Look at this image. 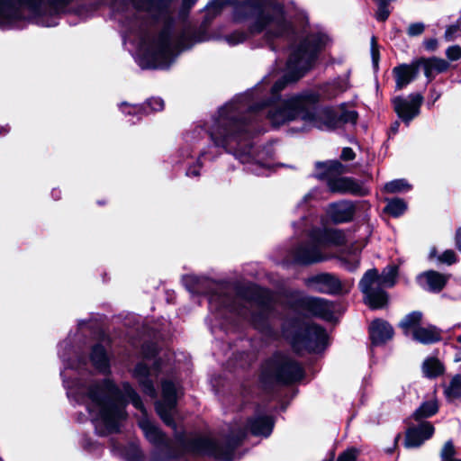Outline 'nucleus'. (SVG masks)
Returning a JSON list of instances; mask_svg holds the SVG:
<instances>
[{"label":"nucleus","mask_w":461,"mask_h":461,"mask_svg":"<svg viewBox=\"0 0 461 461\" xmlns=\"http://www.w3.org/2000/svg\"><path fill=\"white\" fill-rule=\"evenodd\" d=\"M233 20L237 23L250 21V32H264L267 41L282 39L294 43L286 64V76L267 91L265 86H268L269 80L264 78L253 92L238 97L218 111L209 128V135L215 147L232 153L242 163H259L260 153L251 152L250 135L247 129V122H250L252 116H266L275 126L300 117L307 126L322 131L356 123L357 113L346 110L345 104L316 107L320 96L312 91L286 98L279 96V92L289 81H296L312 66L318 51L328 42L325 34H312L297 42L283 7L263 0H246L237 5Z\"/></svg>","instance_id":"1"},{"label":"nucleus","mask_w":461,"mask_h":461,"mask_svg":"<svg viewBox=\"0 0 461 461\" xmlns=\"http://www.w3.org/2000/svg\"><path fill=\"white\" fill-rule=\"evenodd\" d=\"M61 375L68 396L86 405L99 434L113 433L119 429L122 420L126 418V402H131L136 409L141 411L143 417L139 420V425L146 439L154 447L155 461H168L185 454L203 455L218 460L230 461L234 447L248 429L253 435L264 437L269 436L273 429L274 422L271 417L257 415L249 420L247 428L234 429L226 445H221L208 437L185 433H176L174 440H170L147 418L140 398L129 384L124 383L120 389L109 379H104L101 383L81 379L70 382L66 379L65 372Z\"/></svg>","instance_id":"2"},{"label":"nucleus","mask_w":461,"mask_h":461,"mask_svg":"<svg viewBox=\"0 0 461 461\" xmlns=\"http://www.w3.org/2000/svg\"><path fill=\"white\" fill-rule=\"evenodd\" d=\"M133 10L121 22L125 45L135 51L140 66L167 68L178 53L191 46L190 28L173 18V0H129Z\"/></svg>","instance_id":"3"},{"label":"nucleus","mask_w":461,"mask_h":461,"mask_svg":"<svg viewBox=\"0 0 461 461\" xmlns=\"http://www.w3.org/2000/svg\"><path fill=\"white\" fill-rule=\"evenodd\" d=\"M71 0H0V29H11L32 22L41 26L58 24Z\"/></svg>","instance_id":"4"},{"label":"nucleus","mask_w":461,"mask_h":461,"mask_svg":"<svg viewBox=\"0 0 461 461\" xmlns=\"http://www.w3.org/2000/svg\"><path fill=\"white\" fill-rule=\"evenodd\" d=\"M210 305L215 310L221 306L226 307L260 330L267 329L272 310L270 293L258 287L249 289V297L239 294L231 303L227 297L213 295L210 299Z\"/></svg>","instance_id":"5"},{"label":"nucleus","mask_w":461,"mask_h":461,"mask_svg":"<svg viewBox=\"0 0 461 461\" xmlns=\"http://www.w3.org/2000/svg\"><path fill=\"white\" fill-rule=\"evenodd\" d=\"M344 240V234L338 230L312 229L309 233V240L293 249V261L300 265H311L327 260L329 256L324 249L330 245H340Z\"/></svg>","instance_id":"6"},{"label":"nucleus","mask_w":461,"mask_h":461,"mask_svg":"<svg viewBox=\"0 0 461 461\" xmlns=\"http://www.w3.org/2000/svg\"><path fill=\"white\" fill-rule=\"evenodd\" d=\"M398 268L396 266H388L381 275L376 269L366 272L359 282V287L364 294L365 303L372 309L384 307L388 302V294L384 287H392L396 283Z\"/></svg>","instance_id":"7"},{"label":"nucleus","mask_w":461,"mask_h":461,"mask_svg":"<svg viewBox=\"0 0 461 461\" xmlns=\"http://www.w3.org/2000/svg\"><path fill=\"white\" fill-rule=\"evenodd\" d=\"M315 176L326 179L327 185L332 193L360 194L361 186L352 178L340 176L348 172V167L338 160L317 162L315 165Z\"/></svg>","instance_id":"8"},{"label":"nucleus","mask_w":461,"mask_h":461,"mask_svg":"<svg viewBox=\"0 0 461 461\" xmlns=\"http://www.w3.org/2000/svg\"><path fill=\"white\" fill-rule=\"evenodd\" d=\"M294 328L295 334L291 336V332L285 330V335L290 338L293 348L297 352H321L328 345V335L326 331L315 324L295 323Z\"/></svg>","instance_id":"9"},{"label":"nucleus","mask_w":461,"mask_h":461,"mask_svg":"<svg viewBox=\"0 0 461 461\" xmlns=\"http://www.w3.org/2000/svg\"><path fill=\"white\" fill-rule=\"evenodd\" d=\"M303 377V367L285 355H275L262 366L261 378L265 381L292 383Z\"/></svg>","instance_id":"10"},{"label":"nucleus","mask_w":461,"mask_h":461,"mask_svg":"<svg viewBox=\"0 0 461 461\" xmlns=\"http://www.w3.org/2000/svg\"><path fill=\"white\" fill-rule=\"evenodd\" d=\"M180 388L175 383L165 380L162 382V399L156 403L158 414L163 421L171 427H175L173 415L176 405Z\"/></svg>","instance_id":"11"},{"label":"nucleus","mask_w":461,"mask_h":461,"mask_svg":"<svg viewBox=\"0 0 461 461\" xmlns=\"http://www.w3.org/2000/svg\"><path fill=\"white\" fill-rule=\"evenodd\" d=\"M304 284L311 291L316 293L336 294L347 291L345 284L329 273L310 276L304 280Z\"/></svg>","instance_id":"12"},{"label":"nucleus","mask_w":461,"mask_h":461,"mask_svg":"<svg viewBox=\"0 0 461 461\" xmlns=\"http://www.w3.org/2000/svg\"><path fill=\"white\" fill-rule=\"evenodd\" d=\"M422 99L420 94H412L407 97H396L393 101L394 111L406 124H409L419 114Z\"/></svg>","instance_id":"13"},{"label":"nucleus","mask_w":461,"mask_h":461,"mask_svg":"<svg viewBox=\"0 0 461 461\" xmlns=\"http://www.w3.org/2000/svg\"><path fill=\"white\" fill-rule=\"evenodd\" d=\"M160 370V362L155 361L152 368H149L146 362H140L133 371L134 377L139 381L143 392L152 398L156 397L153 378L158 376Z\"/></svg>","instance_id":"14"},{"label":"nucleus","mask_w":461,"mask_h":461,"mask_svg":"<svg viewBox=\"0 0 461 461\" xmlns=\"http://www.w3.org/2000/svg\"><path fill=\"white\" fill-rule=\"evenodd\" d=\"M434 430L433 425L428 421L408 429L404 440L405 447L414 448L420 447L427 439L432 437Z\"/></svg>","instance_id":"15"},{"label":"nucleus","mask_w":461,"mask_h":461,"mask_svg":"<svg viewBox=\"0 0 461 461\" xmlns=\"http://www.w3.org/2000/svg\"><path fill=\"white\" fill-rule=\"evenodd\" d=\"M303 306L313 315L326 321H331L334 315V306L327 300L318 297H307Z\"/></svg>","instance_id":"16"},{"label":"nucleus","mask_w":461,"mask_h":461,"mask_svg":"<svg viewBox=\"0 0 461 461\" xmlns=\"http://www.w3.org/2000/svg\"><path fill=\"white\" fill-rule=\"evenodd\" d=\"M369 334L372 344L378 346L384 344L393 338V330L387 321L377 319L370 324Z\"/></svg>","instance_id":"17"},{"label":"nucleus","mask_w":461,"mask_h":461,"mask_svg":"<svg viewBox=\"0 0 461 461\" xmlns=\"http://www.w3.org/2000/svg\"><path fill=\"white\" fill-rule=\"evenodd\" d=\"M419 70L418 63L402 64L393 68V74L395 78V88L401 90L410 84L417 76Z\"/></svg>","instance_id":"18"},{"label":"nucleus","mask_w":461,"mask_h":461,"mask_svg":"<svg viewBox=\"0 0 461 461\" xmlns=\"http://www.w3.org/2000/svg\"><path fill=\"white\" fill-rule=\"evenodd\" d=\"M327 214L335 222H345L353 217L354 207L347 201L330 203L327 208Z\"/></svg>","instance_id":"19"},{"label":"nucleus","mask_w":461,"mask_h":461,"mask_svg":"<svg viewBox=\"0 0 461 461\" xmlns=\"http://www.w3.org/2000/svg\"><path fill=\"white\" fill-rule=\"evenodd\" d=\"M419 68H422L426 77L430 81L436 74L442 73L448 69L449 64L443 59L430 58L417 61Z\"/></svg>","instance_id":"20"},{"label":"nucleus","mask_w":461,"mask_h":461,"mask_svg":"<svg viewBox=\"0 0 461 461\" xmlns=\"http://www.w3.org/2000/svg\"><path fill=\"white\" fill-rule=\"evenodd\" d=\"M418 280L420 285L426 284L429 291L439 292L446 285L448 276L431 270L420 275Z\"/></svg>","instance_id":"21"},{"label":"nucleus","mask_w":461,"mask_h":461,"mask_svg":"<svg viewBox=\"0 0 461 461\" xmlns=\"http://www.w3.org/2000/svg\"><path fill=\"white\" fill-rule=\"evenodd\" d=\"M90 358L93 366L100 372L105 373L109 370V358L102 344H96L93 347Z\"/></svg>","instance_id":"22"},{"label":"nucleus","mask_w":461,"mask_h":461,"mask_svg":"<svg viewBox=\"0 0 461 461\" xmlns=\"http://www.w3.org/2000/svg\"><path fill=\"white\" fill-rule=\"evenodd\" d=\"M412 339L423 344H429L439 340L440 335L434 327H419L413 330Z\"/></svg>","instance_id":"23"},{"label":"nucleus","mask_w":461,"mask_h":461,"mask_svg":"<svg viewBox=\"0 0 461 461\" xmlns=\"http://www.w3.org/2000/svg\"><path fill=\"white\" fill-rule=\"evenodd\" d=\"M438 411V405L436 400H430L423 402L413 413V418L420 420L436 414Z\"/></svg>","instance_id":"24"},{"label":"nucleus","mask_w":461,"mask_h":461,"mask_svg":"<svg viewBox=\"0 0 461 461\" xmlns=\"http://www.w3.org/2000/svg\"><path fill=\"white\" fill-rule=\"evenodd\" d=\"M421 320V313L419 312H413L406 315L400 322L401 328L403 330L405 335L413 333L415 329H418L419 323Z\"/></svg>","instance_id":"25"},{"label":"nucleus","mask_w":461,"mask_h":461,"mask_svg":"<svg viewBox=\"0 0 461 461\" xmlns=\"http://www.w3.org/2000/svg\"><path fill=\"white\" fill-rule=\"evenodd\" d=\"M422 371L428 377H435L441 375L444 367L438 359L435 357H428L422 365Z\"/></svg>","instance_id":"26"},{"label":"nucleus","mask_w":461,"mask_h":461,"mask_svg":"<svg viewBox=\"0 0 461 461\" xmlns=\"http://www.w3.org/2000/svg\"><path fill=\"white\" fill-rule=\"evenodd\" d=\"M445 395L449 401L461 397V375L454 376L449 384L445 387Z\"/></svg>","instance_id":"27"},{"label":"nucleus","mask_w":461,"mask_h":461,"mask_svg":"<svg viewBox=\"0 0 461 461\" xmlns=\"http://www.w3.org/2000/svg\"><path fill=\"white\" fill-rule=\"evenodd\" d=\"M407 209L406 203L400 198L388 200L385 211L394 217L402 215Z\"/></svg>","instance_id":"28"},{"label":"nucleus","mask_w":461,"mask_h":461,"mask_svg":"<svg viewBox=\"0 0 461 461\" xmlns=\"http://www.w3.org/2000/svg\"><path fill=\"white\" fill-rule=\"evenodd\" d=\"M411 189V185L404 179H395L384 185V191L390 194L401 193Z\"/></svg>","instance_id":"29"},{"label":"nucleus","mask_w":461,"mask_h":461,"mask_svg":"<svg viewBox=\"0 0 461 461\" xmlns=\"http://www.w3.org/2000/svg\"><path fill=\"white\" fill-rule=\"evenodd\" d=\"M456 456V448L451 440L447 441L440 450L441 461H451Z\"/></svg>","instance_id":"30"},{"label":"nucleus","mask_w":461,"mask_h":461,"mask_svg":"<svg viewBox=\"0 0 461 461\" xmlns=\"http://www.w3.org/2000/svg\"><path fill=\"white\" fill-rule=\"evenodd\" d=\"M226 5V0H212L206 6V12L209 15L215 16L221 13Z\"/></svg>","instance_id":"31"},{"label":"nucleus","mask_w":461,"mask_h":461,"mask_svg":"<svg viewBox=\"0 0 461 461\" xmlns=\"http://www.w3.org/2000/svg\"><path fill=\"white\" fill-rule=\"evenodd\" d=\"M247 33L243 32H234L225 37V41L229 45L235 46L242 43L247 39Z\"/></svg>","instance_id":"32"},{"label":"nucleus","mask_w":461,"mask_h":461,"mask_svg":"<svg viewBox=\"0 0 461 461\" xmlns=\"http://www.w3.org/2000/svg\"><path fill=\"white\" fill-rule=\"evenodd\" d=\"M460 27H461L460 23L452 24V25L447 26L446 29L445 34H444L445 40L447 41H454L458 35Z\"/></svg>","instance_id":"33"},{"label":"nucleus","mask_w":461,"mask_h":461,"mask_svg":"<svg viewBox=\"0 0 461 461\" xmlns=\"http://www.w3.org/2000/svg\"><path fill=\"white\" fill-rule=\"evenodd\" d=\"M342 264L348 270L354 271L359 265V259L357 256L354 254L352 257L344 258L342 259Z\"/></svg>","instance_id":"34"},{"label":"nucleus","mask_w":461,"mask_h":461,"mask_svg":"<svg viewBox=\"0 0 461 461\" xmlns=\"http://www.w3.org/2000/svg\"><path fill=\"white\" fill-rule=\"evenodd\" d=\"M388 4L389 3H383L381 1H379V4H378V10L376 12V19L379 20V21H385L389 14H390V10L388 9Z\"/></svg>","instance_id":"35"},{"label":"nucleus","mask_w":461,"mask_h":461,"mask_svg":"<svg viewBox=\"0 0 461 461\" xmlns=\"http://www.w3.org/2000/svg\"><path fill=\"white\" fill-rule=\"evenodd\" d=\"M357 455V449L348 448L339 456L337 461H356Z\"/></svg>","instance_id":"36"},{"label":"nucleus","mask_w":461,"mask_h":461,"mask_svg":"<svg viewBox=\"0 0 461 461\" xmlns=\"http://www.w3.org/2000/svg\"><path fill=\"white\" fill-rule=\"evenodd\" d=\"M446 55L450 60H458L461 58V47L458 45H453L447 49Z\"/></svg>","instance_id":"37"},{"label":"nucleus","mask_w":461,"mask_h":461,"mask_svg":"<svg viewBox=\"0 0 461 461\" xmlns=\"http://www.w3.org/2000/svg\"><path fill=\"white\" fill-rule=\"evenodd\" d=\"M147 106L154 112L161 111L164 108V101L159 97H153L147 101Z\"/></svg>","instance_id":"38"},{"label":"nucleus","mask_w":461,"mask_h":461,"mask_svg":"<svg viewBox=\"0 0 461 461\" xmlns=\"http://www.w3.org/2000/svg\"><path fill=\"white\" fill-rule=\"evenodd\" d=\"M185 284L188 286V289L192 292H196L198 289L196 288V285L199 284L200 278L194 275H188L184 278Z\"/></svg>","instance_id":"39"},{"label":"nucleus","mask_w":461,"mask_h":461,"mask_svg":"<svg viewBox=\"0 0 461 461\" xmlns=\"http://www.w3.org/2000/svg\"><path fill=\"white\" fill-rule=\"evenodd\" d=\"M371 56H372V62L375 68H378V61H379V50L376 46L375 38L373 37L371 40Z\"/></svg>","instance_id":"40"},{"label":"nucleus","mask_w":461,"mask_h":461,"mask_svg":"<svg viewBox=\"0 0 461 461\" xmlns=\"http://www.w3.org/2000/svg\"><path fill=\"white\" fill-rule=\"evenodd\" d=\"M425 26L421 23H412L408 28V34L410 36H418L424 32Z\"/></svg>","instance_id":"41"},{"label":"nucleus","mask_w":461,"mask_h":461,"mask_svg":"<svg viewBox=\"0 0 461 461\" xmlns=\"http://www.w3.org/2000/svg\"><path fill=\"white\" fill-rule=\"evenodd\" d=\"M439 260L443 263L451 265L456 262V254L453 250L447 249L439 257Z\"/></svg>","instance_id":"42"},{"label":"nucleus","mask_w":461,"mask_h":461,"mask_svg":"<svg viewBox=\"0 0 461 461\" xmlns=\"http://www.w3.org/2000/svg\"><path fill=\"white\" fill-rule=\"evenodd\" d=\"M157 349L154 345H146L142 348L145 361H149L156 354Z\"/></svg>","instance_id":"43"},{"label":"nucleus","mask_w":461,"mask_h":461,"mask_svg":"<svg viewBox=\"0 0 461 461\" xmlns=\"http://www.w3.org/2000/svg\"><path fill=\"white\" fill-rule=\"evenodd\" d=\"M120 107L123 113H127L129 114L139 113L142 109L140 106L130 105L127 103H122Z\"/></svg>","instance_id":"44"},{"label":"nucleus","mask_w":461,"mask_h":461,"mask_svg":"<svg viewBox=\"0 0 461 461\" xmlns=\"http://www.w3.org/2000/svg\"><path fill=\"white\" fill-rule=\"evenodd\" d=\"M203 129L202 128H196L194 132L188 133L185 136L186 141L188 142H194L197 137H201L203 134Z\"/></svg>","instance_id":"45"},{"label":"nucleus","mask_w":461,"mask_h":461,"mask_svg":"<svg viewBox=\"0 0 461 461\" xmlns=\"http://www.w3.org/2000/svg\"><path fill=\"white\" fill-rule=\"evenodd\" d=\"M355 158V153L351 148H344L341 152V158L344 160H352Z\"/></svg>","instance_id":"46"},{"label":"nucleus","mask_w":461,"mask_h":461,"mask_svg":"<svg viewBox=\"0 0 461 461\" xmlns=\"http://www.w3.org/2000/svg\"><path fill=\"white\" fill-rule=\"evenodd\" d=\"M456 245L457 249L461 252V228L456 230Z\"/></svg>","instance_id":"47"},{"label":"nucleus","mask_w":461,"mask_h":461,"mask_svg":"<svg viewBox=\"0 0 461 461\" xmlns=\"http://www.w3.org/2000/svg\"><path fill=\"white\" fill-rule=\"evenodd\" d=\"M197 0H183V9L188 10L191 8Z\"/></svg>","instance_id":"48"},{"label":"nucleus","mask_w":461,"mask_h":461,"mask_svg":"<svg viewBox=\"0 0 461 461\" xmlns=\"http://www.w3.org/2000/svg\"><path fill=\"white\" fill-rule=\"evenodd\" d=\"M186 175L189 176H197L199 175V172L197 169L195 168H193V167H190L187 171H186Z\"/></svg>","instance_id":"49"},{"label":"nucleus","mask_w":461,"mask_h":461,"mask_svg":"<svg viewBox=\"0 0 461 461\" xmlns=\"http://www.w3.org/2000/svg\"><path fill=\"white\" fill-rule=\"evenodd\" d=\"M316 191H312L310 193H308L307 194L304 195L303 197V202L304 203H307L310 199H312L315 194H316Z\"/></svg>","instance_id":"50"},{"label":"nucleus","mask_w":461,"mask_h":461,"mask_svg":"<svg viewBox=\"0 0 461 461\" xmlns=\"http://www.w3.org/2000/svg\"><path fill=\"white\" fill-rule=\"evenodd\" d=\"M399 125H400V123H399L398 122H395L393 124V126H392V128H391V131H392L393 133H396V132H397V131H398Z\"/></svg>","instance_id":"51"},{"label":"nucleus","mask_w":461,"mask_h":461,"mask_svg":"<svg viewBox=\"0 0 461 461\" xmlns=\"http://www.w3.org/2000/svg\"><path fill=\"white\" fill-rule=\"evenodd\" d=\"M324 95L327 98H332L336 95V93H325Z\"/></svg>","instance_id":"52"},{"label":"nucleus","mask_w":461,"mask_h":461,"mask_svg":"<svg viewBox=\"0 0 461 461\" xmlns=\"http://www.w3.org/2000/svg\"><path fill=\"white\" fill-rule=\"evenodd\" d=\"M435 254H436V249H432L430 250L429 257H430V258H433V257L435 256Z\"/></svg>","instance_id":"53"},{"label":"nucleus","mask_w":461,"mask_h":461,"mask_svg":"<svg viewBox=\"0 0 461 461\" xmlns=\"http://www.w3.org/2000/svg\"><path fill=\"white\" fill-rule=\"evenodd\" d=\"M399 438H400V435H397L396 438H395V440H394V445L397 444V440L399 439Z\"/></svg>","instance_id":"54"},{"label":"nucleus","mask_w":461,"mask_h":461,"mask_svg":"<svg viewBox=\"0 0 461 461\" xmlns=\"http://www.w3.org/2000/svg\"><path fill=\"white\" fill-rule=\"evenodd\" d=\"M68 367H69V368H78V366H74L73 365H68Z\"/></svg>","instance_id":"55"},{"label":"nucleus","mask_w":461,"mask_h":461,"mask_svg":"<svg viewBox=\"0 0 461 461\" xmlns=\"http://www.w3.org/2000/svg\"><path fill=\"white\" fill-rule=\"evenodd\" d=\"M457 339V341H458L459 343H461V334L457 337V339Z\"/></svg>","instance_id":"56"},{"label":"nucleus","mask_w":461,"mask_h":461,"mask_svg":"<svg viewBox=\"0 0 461 461\" xmlns=\"http://www.w3.org/2000/svg\"><path fill=\"white\" fill-rule=\"evenodd\" d=\"M205 154H206V152H205V151H203V152H201V154H200V155H201L202 157H203Z\"/></svg>","instance_id":"57"},{"label":"nucleus","mask_w":461,"mask_h":461,"mask_svg":"<svg viewBox=\"0 0 461 461\" xmlns=\"http://www.w3.org/2000/svg\"><path fill=\"white\" fill-rule=\"evenodd\" d=\"M451 461H461V459L454 458V459H452Z\"/></svg>","instance_id":"58"},{"label":"nucleus","mask_w":461,"mask_h":461,"mask_svg":"<svg viewBox=\"0 0 461 461\" xmlns=\"http://www.w3.org/2000/svg\"><path fill=\"white\" fill-rule=\"evenodd\" d=\"M344 91H345V88L339 89V92H344Z\"/></svg>","instance_id":"59"},{"label":"nucleus","mask_w":461,"mask_h":461,"mask_svg":"<svg viewBox=\"0 0 461 461\" xmlns=\"http://www.w3.org/2000/svg\"><path fill=\"white\" fill-rule=\"evenodd\" d=\"M0 461H2V459L0 458Z\"/></svg>","instance_id":"60"}]
</instances>
